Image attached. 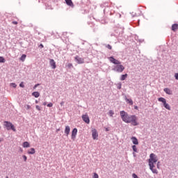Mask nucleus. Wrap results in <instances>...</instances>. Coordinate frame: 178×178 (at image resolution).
<instances>
[{
  "label": "nucleus",
  "instance_id": "9d476101",
  "mask_svg": "<svg viewBox=\"0 0 178 178\" xmlns=\"http://www.w3.org/2000/svg\"><path fill=\"white\" fill-rule=\"evenodd\" d=\"M76 136H77V128H74L72 131V139L75 140Z\"/></svg>",
  "mask_w": 178,
  "mask_h": 178
},
{
  "label": "nucleus",
  "instance_id": "f3484780",
  "mask_svg": "<svg viewBox=\"0 0 178 178\" xmlns=\"http://www.w3.org/2000/svg\"><path fill=\"white\" fill-rule=\"evenodd\" d=\"M28 154L33 155V154H35V149L34 148H31L28 150Z\"/></svg>",
  "mask_w": 178,
  "mask_h": 178
},
{
  "label": "nucleus",
  "instance_id": "7c9ffc66",
  "mask_svg": "<svg viewBox=\"0 0 178 178\" xmlns=\"http://www.w3.org/2000/svg\"><path fill=\"white\" fill-rule=\"evenodd\" d=\"M47 106H48L49 108H52V106H54V104H53L52 103H49V104H47Z\"/></svg>",
  "mask_w": 178,
  "mask_h": 178
},
{
  "label": "nucleus",
  "instance_id": "e433bc0d",
  "mask_svg": "<svg viewBox=\"0 0 178 178\" xmlns=\"http://www.w3.org/2000/svg\"><path fill=\"white\" fill-rule=\"evenodd\" d=\"M38 86H40V84H38V83L35 85L34 87H33L34 90H35L36 87H38Z\"/></svg>",
  "mask_w": 178,
  "mask_h": 178
},
{
  "label": "nucleus",
  "instance_id": "2f4dec72",
  "mask_svg": "<svg viewBox=\"0 0 178 178\" xmlns=\"http://www.w3.org/2000/svg\"><path fill=\"white\" fill-rule=\"evenodd\" d=\"M19 87H21L22 88H24V84L23 83V82L20 83Z\"/></svg>",
  "mask_w": 178,
  "mask_h": 178
},
{
  "label": "nucleus",
  "instance_id": "39448f33",
  "mask_svg": "<svg viewBox=\"0 0 178 178\" xmlns=\"http://www.w3.org/2000/svg\"><path fill=\"white\" fill-rule=\"evenodd\" d=\"M158 101L159 102H162L163 104V106H164V108H165V109L170 111V106H169V104L168 103H166V99H165L163 97H159L158 99Z\"/></svg>",
  "mask_w": 178,
  "mask_h": 178
},
{
  "label": "nucleus",
  "instance_id": "c756f323",
  "mask_svg": "<svg viewBox=\"0 0 178 178\" xmlns=\"http://www.w3.org/2000/svg\"><path fill=\"white\" fill-rule=\"evenodd\" d=\"M67 66V67H69V69H70L71 67H73V64L68 63Z\"/></svg>",
  "mask_w": 178,
  "mask_h": 178
},
{
  "label": "nucleus",
  "instance_id": "c03bdc74",
  "mask_svg": "<svg viewBox=\"0 0 178 178\" xmlns=\"http://www.w3.org/2000/svg\"><path fill=\"white\" fill-rule=\"evenodd\" d=\"M43 105H44V106L47 105V102H44V103H43Z\"/></svg>",
  "mask_w": 178,
  "mask_h": 178
},
{
  "label": "nucleus",
  "instance_id": "09e8293b",
  "mask_svg": "<svg viewBox=\"0 0 178 178\" xmlns=\"http://www.w3.org/2000/svg\"><path fill=\"white\" fill-rule=\"evenodd\" d=\"M57 131H59V129H57Z\"/></svg>",
  "mask_w": 178,
  "mask_h": 178
},
{
  "label": "nucleus",
  "instance_id": "a211bd4d",
  "mask_svg": "<svg viewBox=\"0 0 178 178\" xmlns=\"http://www.w3.org/2000/svg\"><path fill=\"white\" fill-rule=\"evenodd\" d=\"M22 147L24 148H29L30 147V143H29V142H24L22 145Z\"/></svg>",
  "mask_w": 178,
  "mask_h": 178
},
{
  "label": "nucleus",
  "instance_id": "b1692460",
  "mask_svg": "<svg viewBox=\"0 0 178 178\" xmlns=\"http://www.w3.org/2000/svg\"><path fill=\"white\" fill-rule=\"evenodd\" d=\"M5 58L2 56H0V63H5Z\"/></svg>",
  "mask_w": 178,
  "mask_h": 178
},
{
  "label": "nucleus",
  "instance_id": "f257e3e1",
  "mask_svg": "<svg viewBox=\"0 0 178 178\" xmlns=\"http://www.w3.org/2000/svg\"><path fill=\"white\" fill-rule=\"evenodd\" d=\"M120 115L121 116L122 122H124V123H131L132 126H138V121L137 116L129 115V113H127L124 111H120Z\"/></svg>",
  "mask_w": 178,
  "mask_h": 178
},
{
  "label": "nucleus",
  "instance_id": "a878e982",
  "mask_svg": "<svg viewBox=\"0 0 178 178\" xmlns=\"http://www.w3.org/2000/svg\"><path fill=\"white\" fill-rule=\"evenodd\" d=\"M10 86V87H13V88H16V87H17V85H16L15 83H11Z\"/></svg>",
  "mask_w": 178,
  "mask_h": 178
},
{
  "label": "nucleus",
  "instance_id": "2eb2a0df",
  "mask_svg": "<svg viewBox=\"0 0 178 178\" xmlns=\"http://www.w3.org/2000/svg\"><path fill=\"white\" fill-rule=\"evenodd\" d=\"M164 92H165L168 95H172V91L170 89L165 88H164Z\"/></svg>",
  "mask_w": 178,
  "mask_h": 178
},
{
  "label": "nucleus",
  "instance_id": "a18cd8bd",
  "mask_svg": "<svg viewBox=\"0 0 178 178\" xmlns=\"http://www.w3.org/2000/svg\"><path fill=\"white\" fill-rule=\"evenodd\" d=\"M135 109H138V107L137 106H136Z\"/></svg>",
  "mask_w": 178,
  "mask_h": 178
},
{
  "label": "nucleus",
  "instance_id": "9b49d317",
  "mask_svg": "<svg viewBox=\"0 0 178 178\" xmlns=\"http://www.w3.org/2000/svg\"><path fill=\"white\" fill-rule=\"evenodd\" d=\"M131 140L133 144H134V145H138V139H137V138L132 136L131 138Z\"/></svg>",
  "mask_w": 178,
  "mask_h": 178
},
{
  "label": "nucleus",
  "instance_id": "0eeeda50",
  "mask_svg": "<svg viewBox=\"0 0 178 178\" xmlns=\"http://www.w3.org/2000/svg\"><path fill=\"white\" fill-rule=\"evenodd\" d=\"M82 119L85 123L87 124H90V117H88V115L85 114L82 115Z\"/></svg>",
  "mask_w": 178,
  "mask_h": 178
},
{
  "label": "nucleus",
  "instance_id": "de8ad7c7",
  "mask_svg": "<svg viewBox=\"0 0 178 178\" xmlns=\"http://www.w3.org/2000/svg\"><path fill=\"white\" fill-rule=\"evenodd\" d=\"M1 141H2V139L0 138V143H1Z\"/></svg>",
  "mask_w": 178,
  "mask_h": 178
},
{
  "label": "nucleus",
  "instance_id": "49530a36",
  "mask_svg": "<svg viewBox=\"0 0 178 178\" xmlns=\"http://www.w3.org/2000/svg\"><path fill=\"white\" fill-rule=\"evenodd\" d=\"M35 104H38V101L36 100V101H35Z\"/></svg>",
  "mask_w": 178,
  "mask_h": 178
},
{
  "label": "nucleus",
  "instance_id": "37998d69",
  "mask_svg": "<svg viewBox=\"0 0 178 178\" xmlns=\"http://www.w3.org/2000/svg\"><path fill=\"white\" fill-rule=\"evenodd\" d=\"M63 104H65V102H62L60 103L61 106L63 105Z\"/></svg>",
  "mask_w": 178,
  "mask_h": 178
},
{
  "label": "nucleus",
  "instance_id": "f704fd0d",
  "mask_svg": "<svg viewBox=\"0 0 178 178\" xmlns=\"http://www.w3.org/2000/svg\"><path fill=\"white\" fill-rule=\"evenodd\" d=\"M35 108L38 111H41V108L40 107V106L37 105Z\"/></svg>",
  "mask_w": 178,
  "mask_h": 178
},
{
  "label": "nucleus",
  "instance_id": "423d86ee",
  "mask_svg": "<svg viewBox=\"0 0 178 178\" xmlns=\"http://www.w3.org/2000/svg\"><path fill=\"white\" fill-rule=\"evenodd\" d=\"M110 62H111V63H113L114 65H120V61L117 60L116 58H113V57H110L108 58Z\"/></svg>",
  "mask_w": 178,
  "mask_h": 178
},
{
  "label": "nucleus",
  "instance_id": "ea45409f",
  "mask_svg": "<svg viewBox=\"0 0 178 178\" xmlns=\"http://www.w3.org/2000/svg\"><path fill=\"white\" fill-rule=\"evenodd\" d=\"M40 48H44V44H40Z\"/></svg>",
  "mask_w": 178,
  "mask_h": 178
},
{
  "label": "nucleus",
  "instance_id": "c9c22d12",
  "mask_svg": "<svg viewBox=\"0 0 178 178\" xmlns=\"http://www.w3.org/2000/svg\"><path fill=\"white\" fill-rule=\"evenodd\" d=\"M175 79H176V80H178V73H176V74H175Z\"/></svg>",
  "mask_w": 178,
  "mask_h": 178
},
{
  "label": "nucleus",
  "instance_id": "8fccbe9b",
  "mask_svg": "<svg viewBox=\"0 0 178 178\" xmlns=\"http://www.w3.org/2000/svg\"><path fill=\"white\" fill-rule=\"evenodd\" d=\"M106 131H108V129H106Z\"/></svg>",
  "mask_w": 178,
  "mask_h": 178
},
{
  "label": "nucleus",
  "instance_id": "6ab92c4d",
  "mask_svg": "<svg viewBox=\"0 0 178 178\" xmlns=\"http://www.w3.org/2000/svg\"><path fill=\"white\" fill-rule=\"evenodd\" d=\"M33 97H35V98H38L40 97V92H33L32 93Z\"/></svg>",
  "mask_w": 178,
  "mask_h": 178
},
{
  "label": "nucleus",
  "instance_id": "7ed1b4c3",
  "mask_svg": "<svg viewBox=\"0 0 178 178\" xmlns=\"http://www.w3.org/2000/svg\"><path fill=\"white\" fill-rule=\"evenodd\" d=\"M4 126H6L7 130H13V131H16V128H15V125H13L12 122L5 121Z\"/></svg>",
  "mask_w": 178,
  "mask_h": 178
},
{
  "label": "nucleus",
  "instance_id": "20e7f679",
  "mask_svg": "<svg viewBox=\"0 0 178 178\" xmlns=\"http://www.w3.org/2000/svg\"><path fill=\"white\" fill-rule=\"evenodd\" d=\"M113 70H114V72H117L118 73H122L124 70V66L121 64H117Z\"/></svg>",
  "mask_w": 178,
  "mask_h": 178
},
{
  "label": "nucleus",
  "instance_id": "412c9836",
  "mask_svg": "<svg viewBox=\"0 0 178 178\" xmlns=\"http://www.w3.org/2000/svg\"><path fill=\"white\" fill-rule=\"evenodd\" d=\"M127 76H128L127 74H122V75L121 76V77H120L121 81H124L125 79H127Z\"/></svg>",
  "mask_w": 178,
  "mask_h": 178
},
{
  "label": "nucleus",
  "instance_id": "aec40b11",
  "mask_svg": "<svg viewBox=\"0 0 178 178\" xmlns=\"http://www.w3.org/2000/svg\"><path fill=\"white\" fill-rule=\"evenodd\" d=\"M125 101L126 102H127V104H129L130 105H133V100L131 99H128L126 97Z\"/></svg>",
  "mask_w": 178,
  "mask_h": 178
},
{
  "label": "nucleus",
  "instance_id": "4468645a",
  "mask_svg": "<svg viewBox=\"0 0 178 178\" xmlns=\"http://www.w3.org/2000/svg\"><path fill=\"white\" fill-rule=\"evenodd\" d=\"M65 133L66 134V136L67 137V136H69V134H70V127L69 126L65 127Z\"/></svg>",
  "mask_w": 178,
  "mask_h": 178
},
{
  "label": "nucleus",
  "instance_id": "4c0bfd02",
  "mask_svg": "<svg viewBox=\"0 0 178 178\" xmlns=\"http://www.w3.org/2000/svg\"><path fill=\"white\" fill-rule=\"evenodd\" d=\"M24 161L26 162L27 161V156H24Z\"/></svg>",
  "mask_w": 178,
  "mask_h": 178
},
{
  "label": "nucleus",
  "instance_id": "ddd939ff",
  "mask_svg": "<svg viewBox=\"0 0 178 178\" xmlns=\"http://www.w3.org/2000/svg\"><path fill=\"white\" fill-rule=\"evenodd\" d=\"M66 2V4L68 6H71V8H74V4L73 3V1L72 0H65Z\"/></svg>",
  "mask_w": 178,
  "mask_h": 178
},
{
  "label": "nucleus",
  "instance_id": "473e14b6",
  "mask_svg": "<svg viewBox=\"0 0 178 178\" xmlns=\"http://www.w3.org/2000/svg\"><path fill=\"white\" fill-rule=\"evenodd\" d=\"M26 108L27 110L31 109V106L27 104V105L26 106Z\"/></svg>",
  "mask_w": 178,
  "mask_h": 178
},
{
  "label": "nucleus",
  "instance_id": "cd10ccee",
  "mask_svg": "<svg viewBox=\"0 0 178 178\" xmlns=\"http://www.w3.org/2000/svg\"><path fill=\"white\" fill-rule=\"evenodd\" d=\"M117 88L118 90H120L122 88V83H119L117 84Z\"/></svg>",
  "mask_w": 178,
  "mask_h": 178
},
{
  "label": "nucleus",
  "instance_id": "393cba45",
  "mask_svg": "<svg viewBox=\"0 0 178 178\" xmlns=\"http://www.w3.org/2000/svg\"><path fill=\"white\" fill-rule=\"evenodd\" d=\"M108 115H109V116H111L112 118L113 116V115H115V113L113 112V111L111 110L108 112Z\"/></svg>",
  "mask_w": 178,
  "mask_h": 178
},
{
  "label": "nucleus",
  "instance_id": "bb28decb",
  "mask_svg": "<svg viewBox=\"0 0 178 178\" xmlns=\"http://www.w3.org/2000/svg\"><path fill=\"white\" fill-rule=\"evenodd\" d=\"M132 149L134 151V152H137V146L133 145L132 146Z\"/></svg>",
  "mask_w": 178,
  "mask_h": 178
},
{
  "label": "nucleus",
  "instance_id": "dca6fc26",
  "mask_svg": "<svg viewBox=\"0 0 178 178\" xmlns=\"http://www.w3.org/2000/svg\"><path fill=\"white\" fill-rule=\"evenodd\" d=\"M172 31H176V30H178V24H172Z\"/></svg>",
  "mask_w": 178,
  "mask_h": 178
},
{
  "label": "nucleus",
  "instance_id": "a19ab883",
  "mask_svg": "<svg viewBox=\"0 0 178 178\" xmlns=\"http://www.w3.org/2000/svg\"><path fill=\"white\" fill-rule=\"evenodd\" d=\"M157 168H158V169H159V162H158V163H157Z\"/></svg>",
  "mask_w": 178,
  "mask_h": 178
},
{
  "label": "nucleus",
  "instance_id": "f03ea898",
  "mask_svg": "<svg viewBox=\"0 0 178 178\" xmlns=\"http://www.w3.org/2000/svg\"><path fill=\"white\" fill-rule=\"evenodd\" d=\"M156 162H158V159L155 156H150V159H149V166L150 170H152V173H155L156 175H158V170L154 168V165L156 164Z\"/></svg>",
  "mask_w": 178,
  "mask_h": 178
},
{
  "label": "nucleus",
  "instance_id": "f8f14e48",
  "mask_svg": "<svg viewBox=\"0 0 178 178\" xmlns=\"http://www.w3.org/2000/svg\"><path fill=\"white\" fill-rule=\"evenodd\" d=\"M50 66H51L52 69H56V63L54 59L50 60Z\"/></svg>",
  "mask_w": 178,
  "mask_h": 178
},
{
  "label": "nucleus",
  "instance_id": "1a4fd4ad",
  "mask_svg": "<svg viewBox=\"0 0 178 178\" xmlns=\"http://www.w3.org/2000/svg\"><path fill=\"white\" fill-rule=\"evenodd\" d=\"M74 59L77 61V63H79V65L84 63V58H80L79 56H75Z\"/></svg>",
  "mask_w": 178,
  "mask_h": 178
},
{
  "label": "nucleus",
  "instance_id": "6e6552de",
  "mask_svg": "<svg viewBox=\"0 0 178 178\" xmlns=\"http://www.w3.org/2000/svg\"><path fill=\"white\" fill-rule=\"evenodd\" d=\"M92 137L93 140H98V132L97 129H94L92 130Z\"/></svg>",
  "mask_w": 178,
  "mask_h": 178
},
{
  "label": "nucleus",
  "instance_id": "5701e85b",
  "mask_svg": "<svg viewBox=\"0 0 178 178\" xmlns=\"http://www.w3.org/2000/svg\"><path fill=\"white\" fill-rule=\"evenodd\" d=\"M142 13H143L141 12V10H138L135 14V16H141Z\"/></svg>",
  "mask_w": 178,
  "mask_h": 178
},
{
  "label": "nucleus",
  "instance_id": "c85d7f7f",
  "mask_svg": "<svg viewBox=\"0 0 178 178\" xmlns=\"http://www.w3.org/2000/svg\"><path fill=\"white\" fill-rule=\"evenodd\" d=\"M93 178H99V176L98 175V174H97V172H95L93 174Z\"/></svg>",
  "mask_w": 178,
  "mask_h": 178
},
{
  "label": "nucleus",
  "instance_id": "72a5a7b5",
  "mask_svg": "<svg viewBox=\"0 0 178 178\" xmlns=\"http://www.w3.org/2000/svg\"><path fill=\"white\" fill-rule=\"evenodd\" d=\"M106 48H108V49H112V46H111V44H107Z\"/></svg>",
  "mask_w": 178,
  "mask_h": 178
},
{
  "label": "nucleus",
  "instance_id": "4be33fe9",
  "mask_svg": "<svg viewBox=\"0 0 178 178\" xmlns=\"http://www.w3.org/2000/svg\"><path fill=\"white\" fill-rule=\"evenodd\" d=\"M26 54H23L21 58H20V60H22V62H24V60H26Z\"/></svg>",
  "mask_w": 178,
  "mask_h": 178
},
{
  "label": "nucleus",
  "instance_id": "3c124183",
  "mask_svg": "<svg viewBox=\"0 0 178 178\" xmlns=\"http://www.w3.org/2000/svg\"><path fill=\"white\" fill-rule=\"evenodd\" d=\"M0 129H1V127H0Z\"/></svg>",
  "mask_w": 178,
  "mask_h": 178
},
{
  "label": "nucleus",
  "instance_id": "58836bf2",
  "mask_svg": "<svg viewBox=\"0 0 178 178\" xmlns=\"http://www.w3.org/2000/svg\"><path fill=\"white\" fill-rule=\"evenodd\" d=\"M12 24H17L18 23H17V22H16V21H13V22H12Z\"/></svg>",
  "mask_w": 178,
  "mask_h": 178
},
{
  "label": "nucleus",
  "instance_id": "79ce46f5",
  "mask_svg": "<svg viewBox=\"0 0 178 178\" xmlns=\"http://www.w3.org/2000/svg\"><path fill=\"white\" fill-rule=\"evenodd\" d=\"M149 156H155V154H151Z\"/></svg>",
  "mask_w": 178,
  "mask_h": 178
}]
</instances>
